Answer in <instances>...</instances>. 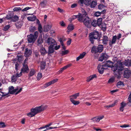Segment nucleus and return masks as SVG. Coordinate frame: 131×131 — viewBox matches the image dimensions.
<instances>
[{
  "instance_id": "f257e3e1",
  "label": "nucleus",
  "mask_w": 131,
  "mask_h": 131,
  "mask_svg": "<svg viewBox=\"0 0 131 131\" xmlns=\"http://www.w3.org/2000/svg\"><path fill=\"white\" fill-rule=\"evenodd\" d=\"M113 63L110 60L106 61L102 63V67H111L112 70L114 72V74L118 78L121 77L123 73V70L124 69L123 62L121 61H118L117 63L113 65Z\"/></svg>"
},
{
  "instance_id": "f03ea898",
  "label": "nucleus",
  "mask_w": 131,
  "mask_h": 131,
  "mask_svg": "<svg viewBox=\"0 0 131 131\" xmlns=\"http://www.w3.org/2000/svg\"><path fill=\"white\" fill-rule=\"evenodd\" d=\"M47 108L46 106L41 105L38 107H36L31 109V112L27 114V115L30 117L34 116L37 114L43 111Z\"/></svg>"
},
{
  "instance_id": "7ed1b4c3",
  "label": "nucleus",
  "mask_w": 131,
  "mask_h": 131,
  "mask_svg": "<svg viewBox=\"0 0 131 131\" xmlns=\"http://www.w3.org/2000/svg\"><path fill=\"white\" fill-rule=\"evenodd\" d=\"M78 21L80 23H83L88 28L91 27V19L86 16L83 17V15H81L79 17Z\"/></svg>"
},
{
  "instance_id": "20e7f679",
  "label": "nucleus",
  "mask_w": 131,
  "mask_h": 131,
  "mask_svg": "<svg viewBox=\"0 0 131 131\" xmlns=\"http://www.w3.org/2000/svg\"><path fill=\"white\" fill-rule=\"evenodd\" d=\"M89 40L92 44H94V40L98 39L99 41H100V37L98 31L94 30L90 33L89 35Z\"/></svg>"
},
{
  "instance_id": "39448f33",
  "label": "nucleus",
  "mask_w": 131,
  "mask_h": 131,
  "mask_svg": "<svg viewBox=\"0 0 131 131\" xmlns=\"http://www.w3.org/2000/svg\"><path fill=\"white\" fill-rule=\"evenodd\" d=\"M38 35V31H35L33 35L30 34L28 35L27 37L28 41V42L31 43H34L37 39Z\"/></svg>"
},
{
  "instance_id": "423d86ee",
  "label": "nucleus",
  "mask_w": 131,
  "mask_h": 131,
  "mask_svg": "<svg viewBox=\"0 0 131 131\" xmlns=\"http://www.w3.org/2000/svg\"><path fill=\"white\" fill-rule=\"evenodd\" d=\"M46 43L50 46L51 45L54 46L57 45V43L55 40L51 37H49L48 38L47 40L46 41Z\"/></svg>"
},
{
  "instance_id": "0eeeda50",
  "label": "nucleus",
  "mask_w": 131,
  "mask_h": 131,
  "mask_svg": "<svg viewBox=\"0 0 131 131\" xmlns=\"http://www.w3.org/2000/svg\"><path fill=\"white\" fill-rule=\"evenodd\" d=\"M108 56L106 53H103L99 58V61H102L104 60H106L108 58Z\"/></svg>"
},
{
  "instance_id": "6e6552de",
  "label": "nucleus",
  "mask_w": 131,
  "mask_h": 131,
  "mask_svg": "<svg viewBox=\"0 0 131 131\" xmlns=\"http://www.w3.org/2000/svg\"><path fill=\"white\" fill-rule=\"evenodd\" d=\"M131 74V72L130 70H125L124 72V77L127 79L128 78Z\"/></svg>"
},
{
  "instance_id": "1a4fd4ad",
  "label": "nucleus",
  "mask_w": 131,
  "mask_h": 131,
  "mask_svg": "<svg viewBox=\"0 0 131 131\" xmlns=\"http://www.w3.org/2000/svg\"><path fill=\"white\" fill-rule=\"evenodd\" d=\"M23 67L21 69V72L23 73H28L29 69L27 65H23Z\"/></svg>"
},
{
  "instance_id": "9d476101",
  "label": "nucleus",
  "mask_w": 131,
  "mask_h": 131,
  "mask_svg": "<svg viewBox=\"0 0 131 131\" xmlns=\"http://www.w3.org/2000/svg\"><path fill=\"white\" fill-rule=\"evenodd\" d=\"M37 45L40 47H43L42 43L43 42V39H42V37H39L37 40Z\"/></svg>"
},
{
  "instance_id": "9b49d317",
  "label": "nucleus",
  "mask_w": 131,
  "mask_h": 131,
  "mask_svg": "<svg viewBox=\"0 0 131 131\" xmlns=\"http://www.w3.org/2000/svg\"><path fill=\"white\" fill-rule=\"evenodd\" d=\"M32 53L30 49H28V48L25 49L24 55L26 57H29L31 55Z\"/></svg>"
},
{
  "instance_id": "f8f14e48",
  "label": "nucleus",
  "mask_w": 131,
  "mask_h": 131,
  "mask_svg": "<svg viewBox=\"0 0 131 131\" xmlns=\"http://www.w3.org/2000/svg\"><path fill=\"white\" fill-rule=\"evenodd\" d=\"M106 68L102 67V66L101 65H99L98 66L97 69L99 73L100 74H102L104 72V69Z\"/></svg>"
},
{
  "instance_id": "ddd939ff",
  "label": "nucleus",
  "mask_w": 131,
  "mask_h": 131,
  "mask_svg": "<svg viewBox=\"0 0 131 131\" xmlns=\"http://www.w3.org/2000/svg\"><path fill=\"white\" fill-rule=\"evenodd\" d=\"M102 43L104 45H106L108 41V39L107 36H103L102 39Z\"/></svg>"
},
{
  "instance_id": "4468645a",
  "label": "nucleus",
  "mask_w": 131,
  "mask_h": 131,
  "mask_svg": "<svg viewBox=\"0 0 131 131\" xmlns=\"http://www.w3.org/2000/svg\"><path fill=\"white\" fill-rule=\"evenodd\" d=\"M106 10L105 9H103L101 12L99 11L96 12L94 13V16L96 17H98L101 14H104L106 13Z\"/></svg>"
},
{
  "instance_id": "2eb2a0df",
  "label": "nucleus",
  "mask_w": 131,
  "mask_h": 131,
  "mask_svg": "<svg viewBox=\"0 0 131 131\" xmlns=\"http://www.w3.org/2000/svg\"><path fill=\"white\" fill-rule=\"evenodd\" d=\"M117 40V36L116 35L113 36L111 41L109 43V45L111 46L112 45L115 43Z\"/></svg>"
},
{
  "instance_id": "dca6fc26",
  "label": "nucleus",
  "mask_w": 131,
  "mask_h": 131,
  "mask_svg": "<svg viewBox=\"0 0 131 131\" xmlns=\"http://www.w3.org/2000/svg\"><path fill=\"white\" fill-rule=\"evenodd\" d=\"M51 26L49 25H45L43 28V31L45 32L48 31L51 29Z\"/></svg>"
},
{
  "instance_id": "f3484780",
  "label": "nucleus",
  "mask_w": 131,
  "mask_h": 131,
  "mask_svg": "<svg viewBox=\"0 0 131 131\" xmlns=\"http://www.w3.org/2000/svg\"><path fill=\"white\" fill-rule=\"evenodd\" d=\"M23 21L22 20H20L18 21L15 25L16 27L18 28H20L23 25Z\"/></svg>"
},
{
  "instance_id": "a211bd4d",
  "label": "nucleus",
  "mask_w": 131,
  "mask_h": 131,
  "mask_svg": "<svg viewBox=\"0 0 131 131\" xmlns=\"http://www.w3.org/2000/svg\"><path fill=\"white\" fill-rule=\"evenodd\" d=\"M46 62L45 61H42L41 62L40 67L41 70H44L45 68Z\"/></svg>"
},
{
  "instance_id": "6ab92c4d",
  "label": "nucleus",
  "mask_w": 131,
  "mask_h": 131,
  "mask_svg": "<svg viewBox=\"0 0 131 131\" xmlns=\"http://www.w3.org/2000/svg\"><path fill=\"white\" fill-rule=\"evenodd\" d=\"M40 47L41 48L40 50V52L41 55L42 56H44L47 53V52L45 48L43 47Z\"/></svg>"
},
{
  "instance_id": "aec40b11",
  "label": "nucleus",
  "mask_w": 131,
  "mask_h": 131,
  "mask_svg": "<svg viewBox=\"0 0 131 131\" xmlns=\"http://www.w3.org/2000/svg\"><path fill=\"white\" fill-rule=\"evenodd\" d=\"M124 64L126 66L129 67L131 66V60L129 59L125 60L124 62Z\"/></svg>"
},
{
  "instance_id": "412c9836",
  "label": "nucleus",
  "mask_w": 131,
  "mask_h": 131,
  "mask_svg": "<svg viewBox=\"0 0 131 131\" xmlns=\"http://www.w3.org/2000/svg\"><path fill=\"white\" fill-rule=\"evenodd\" d=\"M47 2L46 0H43L40 3V6L41 8H44L46 5Z\"/></svg>"
},
{
  "instance_id": "4be33fe9",
  "label": "nucleus",
  "mask_w": 131,
  "mask_h": 131,
  "mask_svg": "<svg viewBox=\"0 0 131 131\" xmlns=\"http://www.w3.org/2000/svg\"><path fill=\"white\" fill-rule=\"evenodd\" d=\"M54 47V46H53L52 45L49 46L48 47V52L49 54L54 52V50L53 48Z\"/></svg>"
},
{
  "instance_id": "5701e85b",
  "label": "nucleus",
  "mask_w": 131,
  "mask_h": 131,
  "mask_svg": "<svg viewBox=\"0 0 131 131\" xmlns=\"http://www.w3.org/2000/svg\"><path fill=\"white\" fill-rule=\"evenodd\" d=\"M97 52H101L103 51V45H99L97 47Z\"/></svg>"
},
{
  "instance_id": "b1692460",
  "label": "nucleus",
  "mask_w": 131,
  "mask_h": 131,
  "mask_svg": "<svg viewBox=\"0 0 131 131\" xmlns=\"http://www.w3.org/2000/svg\"><path fill=\"white\" fill-rule=\"evenodd\" d=\"M86 53L84 52L80 54V55L77 58L76 61H78L80 59L83 58L85 55Z\"/></svg>"
},
{
  "instance_id": "393cba45",
  "label": "nucleus",
  "mask_w": 131,
  "mask_h": 131,
  "mask_svg": "<svg viewBox=\"0 0 131 131\" xmlns=\"http://www.w3.org/2000/svg\"><path fill=\"white\" fill-rule=\"evenodd\" d=\"M79 93H76L74 94V95L70 96V100H71V99H72V100H74V99H77V97L79 96Z\"/></svg>"
},
{
  "instance_id": "a878e982",
  "label": "nucleus",
  "mask_w": 131,
  "mask_h": 131,
  "mask_svg": "<svg viewBox=\"0 0 131 131\" xmlns=\"http://www.w3.org/2000/svg\"><path fill=\"white\" fill-rule=\"evenodd\" d=\"M8 92L10 94H14L15 93L14 88L13 86H12L9 87Z\"/></svg>"
},
{
  "instance_id": "bb28decb",
  "label": "nucleus",
  "mask_w": 131,
  "mask_h": 131,
  "mask_svg": "<svg viewBox=\"0 0 131 131\" xmlns=\"http://www.w3.org/2000/svg\"><path fill=\"white\" fill-rule=\"evenodd\" d=\"M80 16V15L79 16L78 15H74L72 16V17L70 18H69V21L71 22L75 18H77V20H78V19L80 17H79Z\"/></svg>"
},
{
  "instance_id": "cd10ccee",
  "label": "nucleus",
  "mask_w": 131,
  "mask_h": 131,
  "mask_svg": "<svg viewBox=\"0 0 131 131\" xmlns=\"http://www.w3.org/2000/svg\"><path fill=\"white\" fill-rule=\"evenodd\" d=\"M91 52L95 54L97 53V47L96 46H93L91 49Z\"/></svg>"
},
{
  "instance_id": "c85d7f7f",
  "label": "nucleus",
  "mask_w": 131,
  "mask_h": 131,
  "mask_svg": "<svg viewBox=\"0 0 131 131\" xmlns=\"http://www.w3.org/2000/svg\"><path fill=\"white\" fill-rule=\"evenodd\" d=\"M36 73V71L35 70L33 69H31L29 73L28 74V76L29 78L33 76Z\"/></svg>"
},
{
  "instance_id": "c756f323",
  "label": "nucleus",
  "mask_w": 131,
  "mask_h": 131,
  "mask_svg": "<svg viewBox=\"0 0 131 131\" xmlns=\"http://www.w3.org/2000/svg\"><path fill=\"white\" fill-rule=\"evenodd\" d=\"M36 17L35 16H32L28 17H27V19L29 21H35L36 19Z\"/></svg>"
},
{
  "instance_id": "7c9ffc66",
  "label": "nucleus",
  "mask_w": 131,
  "mask_h": 131,
  "mask_svg": "<svg viewBox=\"0 0 131 131\" xmlns=\"http://www.w3.org/2000/svg\"><path fill=\"white\" fill-rule=\"evenodd\" d=\"M82 13L81 14L80 13H79L78 15L80 16L81 15H82L83 16V17L84 16H87V13L84 9H82Z\"/></svg>"
},
{
  "instance_id": "2f4dec72",
  "label": "nucleus",
  "mask_w": 131,
  "mask_h": 131,
  "mask_svg": "<svg viewBox=\"0 0 131 131\" xmlns=\"http://www.w3.org/2000/svg\"><path fill=\"white\" fill-rule=\"evenodd\" d=\"M97 25L96 20H93L92 21L91 20V26L92 25L94 27H95Z\"/></svg>"
},
{
  "instance_id": "473e14b6",
  "label": "nucleus",
  "mask_w": 131,
  "mask_h": 131,
  "mask_svg": "<svg viewBox=\"0 0 131 131\" xmlns=\"http://www.w3.org/2000/svg\"><path fill=\"white\" fill-rule=\"evenodd\" d=\"M90 7L91 8H94V7L97 5V3L95 1H92L90 4Z\"/></svg>"
},
{
  "instance_id": "72a5a7b5",
  "label": "nucleus",
  "mask_w": 131,
  "mask_h": 131,
  "mask_svg": "<svg viewBox=\"0 0 131 131\" xmlns=\"http://www.w3.org/2000/svg\"><path fill=\"white\" fill-rule=\"evenodd\" d=\"M18 17L16 15H15L13 17H12L11 20L13 21L16 22L18 20Z\"/></svg>"
},
{
  "instance_id": "f704fd0d",
  "label": "nucleus",
  "mask_w": 131,
  "mask_h": 131,
  "mask_svg": "<svg viewBox=\"0 0 131 131\" xmlns=\"http://www.w3.org/2000/svg\"><path fill=\"white\" fill-rule=\"evenodd\" d=\"M17 78L16 76L14 74L11 77V81L12 82H16L17 80Z\"/></svg>"
},
{
  "instance_id": "c9c22d12",
  "label": "nucleus",
  "mask_w": 131,
  "mask_h": 131,
  "mask_svg": "<svg viewBox=\"0 0 131 131\" xmlns=\"http://www.w3.org/2000/svg\"><path fill=\"white\" fill-rule=\"evenodd\" d=\"M36 29L35 26H31L29 27V31L30 32H33Z\"/></svg>"
},
{
  "instance_id": "e433bc0d",
  "label": "nucleus",
  "mask_w": 131,
  "mask_h": 131,
  "mask_svg": "<svg viewBox=\"0 0 131 131\" xmlns=\"http://www.w3.org/2000/svg\"><path fill=\"white\" fill-rule=\"evenodd\" d=\"M17 60L19 62H21L23 61V56L22 55H17Z\"/></svg>"
},
{
  "instance_id": "4c0bfd02",
  "label": "nucleus",
  "mask_w": 131,
  "mask_h": 131,
  "mask_svg": "<svg viewBox=\"0 0 131 131\" xmlns=\"http://www.w3.org/2000/svg\"><path fill=\"white\" fill-rule=\"evenodd\" d=\"M106 6L102 3L99 5L98 6V8L100 10H102L103 8H104Z\"/></svg>"
},
{
  "instance_id": "58836bf2",
  "label": "nucleus",
  "mask_w": 131,
  "mask_h": 131,
  "mask_svg": "<svg viewBox=\"0 0 131 131\" xmlns=\"http://www.w3.org/2000/svg\"><path fill=\"white\" fill-rule=\"evenodd\" d=\"M102 20V18H99L97 20H96L97 24L99 26H100L101 25Z\"/></svg>"
},
{
  "instance_id": "ea45409f",
  "label": "nucleus",
  "mask_w": 131,
  "mask_h": 131,
  "mask_svg": "<svg viewBox=\"0 0 131 131\" xmlns=\"http://www.w3.org/2000/svg\"><path fill=\"white\" fill-rule=\"evenodd\" d=\"M70 101L74 105H77L80 103V102L79 101H76L74 100H72V99H71V100H70Z\"/></svg>"
},
{
  "instance_id": "a19ab883",
  "label": "nucleus",
  "mask_w": 131,
  "mask_h": 131,
  "mask_svg": "<svg viewBox=\"0 0 131 131\" xmlns=\"http://www.w3.org/2000/svg\"><path fill=\"white\" fill-rule=\"evenodd\" d=\"M124 84L122 81H120L117 83V86L118 88H120L121 87V86H124Z\"/></svg>"
},
{
  "instance_id": "79ce46f5",
  "label": "nucleus",
  "mask_w": 131,
  "mask_h": 131,
  "mask_svg": "<svg viewBox=\"0 0 131 131\" xmlns=\"http://www.w3.org/2000/svg\"><path fill=\"white\" fill-rule=\"evenodd\" d=\"M74 28V27L72 24L69 25L67 29L70 31L73 30Z\"/></svg>"
},
{
  "instance_id": "37998d69",
  "label": "nucleus",
  "mask_w": 131,
  "mask_h": 131,
  "mask_svg": "<svg viewBox=\"0 0 131 131\" xmlns=\"http://www.w3.org/2000/svg\"><path fill=\"white\" fill-rule=\"evenodd\" d=\"M91 0H84V3L87 5H89L90 4Z\"/></svg>"
},
{
  "instance_id": "c03bdc74",
  "label": "nucleus",
  "mask_w": 131,
  "mask_h": 131,
  "mask_svg": "<svg viewBox=\"0 0 131 131\" xmlns=\"http://www.w3.org/2000/svg\"><path fill=\"white\" fill-rule=\"evenodd\" d=\"M38 31L40 33H41L42 31V27L41 24L38 25Z\"/></svg>"
},
{
  "instance_id": "a18cd8bd",
  "label": "nucleus",
  "mask_w": 131,
  "mask_h": 131,
  "mask_svg": "<svg viewBox=\"0 0 131 131\" xmlns=\"http://www.w3.org/2000/svg\"><path fill=\"white\" fill-rule=\"evenodd\" d=\"M22 10L21 9L20 7H15L13 9V11H14V12L18 11H19V10Z\"/></svg>"
},
{
  "instance_id": "49530a36",
  "label": "nucleus",
  "mask_w": 131,
  "mask_h": 131,
  "mask_svg": "<svg viewBox=\"0 0 131 131\" xmlns=\"http://www.w3.org/2000/svg\"><path fill=\"white\" fill-rule=\"evenodd\" d=\"M51 81H50L49 82H48V83H46L44 85V87L45 88H47L48 86H49L51 84Z\"/></svg>"
},
{
  "instance_id": "de8ad7c7",
  "label": "nucleus",
  "mask_w": 131,
  "mask_h": 131,
  "mask_svg": "<svg viewBox=\"0 0 131 131\" xmlns=\"http://www.w3.org/2000/svg\"><path fill=\"white\" fill-rule=\"evenodd\" d=\"M10 26L8 25L6 26L4 28L3 30L5 31L7 30L10 28Z\"/></svg>"
},
{
  "instance_id": "09e8293b",
  "label": "nucleus",
  "mask_w": 131,
  "mask_h": 131,
  "mask_svg": "<svg viewBox=\"0 0 131 131\" xmlns=\"http://www.w3.org/2000/svg\"><path fill=\"white\" fill-rule=\"evenodd\" d=\"M90 76L92 80L94 78H96L97 77V76L96 74H94Z\"/></svg>"
},
{
  "instance_id": "8fccbe9b",
  "label": "nucleus",
  "mask_w": 131,
  "mask_h": 131,
  "mask_svg": "<svg viewBox=\"0 0 131 131\" xmlns=\"http://www.w3.org/2000/svg\"><path fill=\"white\" fill-rule=\"evenodd\" d=\"M31 7H25L21 11L22 12L26 11H27V10H29V9H31Z\"/></svg>"
},
{
  "instance_id": "3c124183",
  "label": "nucleus",
  "mask_w": 131,
  "mask_h": 131,
  "mask_svg": "<svg viewBox=\"0 0 131 131\" xmlns=\"http://www.w3.org/2000/svg\"><path fill=\"white\" fill-rule=\"evenodd\" d=\"M62 54L63 55H64L67 54L68 52V51L67 50H65L62 51Z\"/></svg>"
},
{
  "instance_id": "603ef678",
  "label": "nucleus",
  "mask_w": 131,
  "mask_h": 131,
  "mask_svg": "<svg viewBox=\"0 0 131 131\" xmlns=\"http://www.w3.org/2000/svg\"><path fill=\"white\" fill-rule=\"evenodd\" d=\"M128 99V102L127 104H128L129 103H130V104H131V92L129 95Z\"/></svg>"
},
{
  "instance_id": "864d4df0",
  "label": "nucleus",
  "mask_w": 131,
  "mask_h": 131,
  "mask_svg": "<svg viewBox=\"0 0 131 131\" xmlns=\"http://www.w3.org/2000/svg\"><path fill=\"white\" fill-rule=\"evenodd\" d=\"M126 103L123 102H122L121 103V107L124 108L126 105Z\"/></svg>"
},
{
  "instance_id": "5fc2aeb1",
  "label": "nucleus",
  "mask_w": 131,
  "mask_h": 131,
  "mask_svg": "<svg viewBox=\"0 0 131 131\" xmlns=\"http://www.w3.org/2000/svg\"><path fill=\"white\" fill-rule=\"evenodd\" d=\"M5 126V123L4 122H0V127L4 128Z\"/></svg>"
},
{
  "instance_id": "6e6d98bb",
  "label": "nucleus",
  "mask_w": 131,
  "mask_h": 131,
  "mask_svg": "<svg viewBox=\"0 0 131 131\" xmlns=\"http://www.w3.org/2000/svg\"><path fill=\"white\" fill-rule=\"evenodd\" d=\"M15 68L16 71H17L18 70V68L19 66V64L18 63H16L15 64Z\"/></svg>"
},
{
  "instance_id": "4d7b16f0",
  "label": "nucleus",
  "mask_w": 131,
  "mask_h": 131,
  "mask_svg": "<svg viewBox=\"0 0 131 131\" xmlns=\"http://www.w3.org/2000/svg\"><path fill=\"white\" fill-rule=\"evenodd\" d=\"M8 94H4L3 93L2 91H0V96H1V97L5 96L7 95Z\"/></svg>"
},
{
  "instance_id": "13d9d810",
  "label": "nucleus",
  "mask_w": 131,
  "mask_h": 131,
  "mask_svg": "<svg viewBox=\"0 0 131 131\" xmlns=\"http://www.w3.org/2000/svg\"><path fill=\"white\" fill-rule=\"evenodd\" d=\"M49 126L48 125H48H46L44 127H41L40 128H39V129H43V128H46L47 129V128H48V127H49ZM47 130V129H46V130Z\"/></svg>"
},
{
  "instance_id": "bf43d9fd",
  "label": "nucleus",
  "mask_w": 131,
  "mask_h": 131,
  "mask_svg": "<svg viewBox=\"0 0 131 131\" xmlns=\"http://www.w3.org/2000/svg\"><path fill=\"white\" fill-rule=\"evenodd\" d=\"M59 126H58V127H48V128H47V130H49V129H55L56 128L58 127H59Z\"/></svg>"
},
{
  "instance_id": "052dcab7",
  "label": "nucleus",
  "mask_w": 131,
  "mask_h": 131,
  "mask_svg": "<svg viewBox=\"0 0 131 131\" xmlns=\"http://www.w3.org/2000/svg\"><path fill=\"white\" fill-rule=\"evenodd\" d=\"M28 60V59L27 58L25 59V60L24 62L22 64L23 65H27V61Z\"/></svg>"
},
{
  "instance_id": "680f3d73",
  "label": "nucleus",
  "mask_w": 131,
  "mask_h": 131,
  "mask_svg": "<svg viewBox=\"0 0 131 131\" xmlns=\"http://www.w3.org/2000/svg\"><path fill=\"white\" fill-rule=\"evenodd\" d=\"M114 81V79L113 78H111L108 81V83H113Z\"/></svg>"
},
{
  "instance_id": "e2e57ef3",
  "label": "nucleus",
  "mask_w": 131,
  "mask_h": 131,
  "mask_svg": "<svg viewBox=\"0 0 131 131\" xmlns=\"http://www.w3.org/2000/svg\"><path fill=\"white\" fill-rule=\"evenodd\" d=\"M58 79H54L50 81L51 82L52 84H54V83L56 82L57 81H58Z\"/></svg>"
},
{
  "instance_id": "0e129e2a",
  "label": "nucleus",
  "mask_w": 131,
  "mask_h": 131,
  "mask_svg": "<svg viewBox=\"0 0 131 131\" xmlns=\"http://www.w3.org/2000/svg\"><path fill=\"white\" fill-rule=\"evenodd\" d=\"M54 49L55 50H57L60 47V46L58 45V46H57L56 45H55V46H54Z\"/></svg>"
},
{
  "instance_id": "69168bd1",
  "label": "nucleus",
  "mask_w": 131,
  "mask_h": 131,
  "mask_svg": "<svg viewBox=\"0 0 131 131\" xmlns=\"http://www.w3.org/2000/svg\"><path fill=\"white\" fill-rule=\"evenodd\" d=\"M120 127L122 128H125L127 127H129V125H127L126 124H124L122 125Z\"/></svg>"
},
{
  "instance_id": "338daca9",
  "label": "nucleus",
  "mask_w": 131,
  "mask_h": 131,
  "mask_svg": "<svg viewBox=\"0 0 131 131\" xmlns=\"http://www.w3.org/2000/svg\"><path fill=\"white\" fill-rule=\"evenodd\" d=\"M67 42L68 45H70L71 43V39L70 38H69V40L67 41Z\"/></svg>"
},
{
  "instance_id": "774afa93",
  "label": "nucleus",
  "mask_w": 131,
  "mask_h": 131,
  "mask_svg": "<svg viewBox=\"0 0 131 131\" xmlns=\"http://www.w3.org/2000/svg\"><path fill=\"white\" fill-rule=\"evenodd\" d=\"M6 18L7 19H11L12 18V17L10 16V15H7L6 17Z\"/></svg>"
}]
</instances>
